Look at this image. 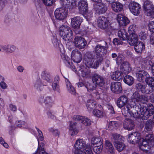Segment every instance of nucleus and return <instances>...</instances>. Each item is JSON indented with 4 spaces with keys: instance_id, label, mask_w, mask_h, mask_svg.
I'll list each match as a JSON object with an SVG mask.
<instances>
[{
    "instance_id": "f257e3e1",
    "label": "nucleus",
    "mask_w": 154,
    "mask_h": 154,
    "mask_svg": "<svg viewBox=\"0 0 154 154\" xmlns=\"http://www.w3.org/2000/svg\"><path fill=\"white\" fill-rule=\"evenodd\" d=\"M107 44L103 41L101 44H97L94 48L95 54L87 53L85 56V64L87 66L97 69L102 63L103 56L106 55L108 49Z\"/></svg>"
},
{
    "instance_id": "f03ea898",
    "label": "nucleus",
    "mask_w": 154,
    "mask_h": 154,
    "mask_svg": "<svg viewBox=\"0 0 154 154\" xmlns=\"http://www.w3.org/2000/svg\"><path fill=\"white\" fill-rule=\"evenodd\" d=\"M128 140L132 144L138 143L139 148L147 153L154 152V136L152 134L146 135L143 139L137 132H133L128 135Z\"/></svg>"
},
{
    "instance_id": "7ed1b4c3",
    "label": "nucleus",
    "mask_w": 154,
    "mask_h": 154,
    "mask_svg": "<svg viewBox=\"0 0 154 154\" xmlns=\"http://www.w3.org/2000/svg\"><path fill=\"white\" fill-rule=\"evenodd\" d=\"M60 36L65 41H68L72 37V32L68 26L62 25L59 29Z\"/></svg>"
},
{
    "instance_id": "20e7f679",
    "label": "nucleus",
    "mask_w": 154,
    "mask_h": 154,
    "mask_svg": "<svg viewBox=\"0 0 154 154\" xmlns=\"http://www.w3.org/2000/svg\"><path fill=\"white\" fill-rule=\"evenodd\" d=\"M140 111L142 115V116H141L142 119L146 120L154 113V107L152 104H148L147 107L144 106L141 107Z\"/></svg>"
},
{
    "instance_id": "39448f33",
    "label": "nucleus",
    "mask_w": 154,
    "mask_h": 154,
    "mask_svg": "<svg viewBox=\"0 0 154 154\" xmlns=\"http://www.w3.org/2000/svg\"><path fill=\"white\" fill-rule=\"evenodd\" d=\"M97 23L98 26L102 29H105L106 32L111 33L112 31V28L109 24V20L106 17L103 16L99 17Z\"/></svg>"
},
{
    "instance_id": "423d86ee",
    "label": "nucleus",
    "mask_w": 154,
    "mask_h": 154,
    "mask_svg": "<svg viewBox=\"0 0 154 154\" xmlns=\"http://www.w3.org/2000/svg\"><path fill=\"white\" fill-rule=\"evenodd\" d=\"M143 9L145 14L152 18H154V5L149 1H146L144 3Z\"/></svg>"
},
{
    "instance_id": "0eeeda50",
    "label": "nucleus",
    "mask_w": 154,
    "mask_h": 154,
    "mask_svg": "<svg viewBox=\"0 0 154 154\" xmlns=\"http://www.w3.org/2000/svg\"><path fill=\"white\" fill-rule=\"evenodd\" d=\"M68 11L65 8H59L57 9L54 11L55 18L60 20H64L66 17Z\"/></svg>"
},
{
    "instance_id": "6e6552de",
    "label": "nucleus",
    "mask_w": 154,
    "mask_h": 154,
    "mask_svg": "<svg viewBox=\"0 0 154 154\" xmlns=\"http://www.w3.org/2000/svg\"><path fill=\"white\" fill-rule=\"evenodd\" d=\"M128 8L130 11L135 15H137L140 13L141 6L137 3L131 2L128 5Z\"/></svg>"
},
{
    "instance_id": "1a4fd4ad",
    "label": "nucleus",
    "mask_w": 154,
    "mask_h": 154,
    "mask_svg": "<svg viewBox=\"0 0 154 154\" xmlns=\"http://www.w3.org/2000/svg\"><path fill=\"white\" fill-rule=\"evenodd\" d=\"M78 7L79 11L88 16V4L86 0H81L78 3Z\"/></svg>"
},
{
    "instance_id": "9d476101",
    "label": "nucleus",
    "mask_w": 154,
    "mask_h": 154,
    "mask_svg": "<svg viewBox=\"0 0 154 154\" xmlns=\"http://www.w3.org/2000/svg\"><path fill=\"white\" fill-rule=\"evenodd\" d=\"M92 82L96 85L103 86L105 84L104 78L100 75L95 73L92 77Z\"/></svg>"
},
{
    "instance_id": "9b49d317",
    "label": "nucleus",
    "mask_w": 154,
    "mask_h": 154,
    "mask_svg": "<svg viewBox=\"0 0 154 154\" xmlns=\"http://www.w3.org/2000/svg\"><path fill=\"white\" fill-rule=\"evenodd\" d=\"M93 9L96 13L99 14H104L107 9V6L103 3L94 4L93 5Z\"/></svg>"
},
{
    "instance_id": "f8f14e48",
    "label": "nucleus",
    "mask_w": 154,
    "mask_h": 154,
    "mask_svg": "<svg viewBox=\"0 0 154 154\" xmlns=\"http://www.w3.org/2000/svg\"><path fill=\"white\" fill-rule=\"evenodd\" d=\"M73 43L75 47L80 49L84 48L87 44L85 39L81 36L75 37Z\"/></svg>"
},
{
    "instance_id": "ddd939ff",
    "label": "nucleus",
    "mask_w": 154,
    "mask_h": 154,
    "mask_svg": "<svg viewBox=\"0 0 154 154\" xmlns=\"http://www.w3.org/2000/svg\"><path fill=\"white\" fill-rule=\"evenodd\" d=\"M73 119L75 121L81 123L85 126H89L91 124V120L87 117L79 115H75Z\"/></svg>"
},
{
    "instance_id": "4468645a",
    "label": "nucleus",
    "mask_w": 154,
    "mask_h": 154,
    "mask_svg": "<svg viewBox=\"0 0 154 154\" xmlns=\"http://www.w3.org/2000/svg\"><path fill=\"white\" fill-rule=\"evenodd\" d=\"M4 52L7 54H11L14 52L17 49V47L11 44H7L1 46Z\"/></svg>"
},
{
    "instance_id": "2eb2a0df",
    "label": "nucleus",
    "mask_w": 154,
    "mask_h": 154,
    "mask_svg": "<svg viewBox=\"0 0 154 154\" xmlns=\"http://www.w3.org/2000/svg\"><path fill=\"white\" fill-rule=\"evenodd\" d=\"M54 100L51 97H40L39 101L41 103H45L47 107H51L54 104Z\"/></svg>"
},
{
    "instance_id": "dca6fc26",
    "label": "nucleus",
    "mask_w": 154,
    "mask_h": 154,
    "mask_svg": "<svg viewBox=\"0 0 154 154\" xmlns=\"http://www.w3.org/2000/svg\"><path fill=\"white\" fill-rule=\"evenodd\" d=\"M82 19L79 16H77L71 19V24L72 27L75 29H79Z\"/></svg>"
},
{
    "instance_id": "f3484780",
    "label": "nucleus",
    "mask_w": 154,
    "mask_h": 154,
    "mask_svg": "<svg viewBox=\"0 0 154 154\" xmlns=\"http://www.w3.org/2000/svg\"><path fill=\"white\" fill-rule=\"evenodd\" d=\"M71 57L74 62L78 63L81 61L82 56L80 51L77 50H75L72 51Z\"/></svg>"
},
{
    "instance_id": "a211bd4d",
    "label": "nucleus",
    "mask_w": 154,
    "mask_h": 154,
    "mask_svg": "<svg viewBox=\"0 0 154 154\" xmlns=\"http://www.w3.org/2000/svg\"><path fill=\"white\" fill-rule=\"evenodd\" d=\"M110 88L112 92L116 94L120 93L122 90L121 83L120 82L112 83Z\"/></svg>"
},
{
    "instance_id": "6ab92c4d",
    "label": "nucleus",
    "mask_w": 154,
    "mask_h": 154,
    "mask_svg": "<svg viewBox=\"0 0 154 154\" xmlns=\"http://www.w3.org/2000/svg\"><path fill=\"white\" fill-rule=\"evenodd\" d=\"M149 75L148 73L144 70L139 71L137 73V80L140 82H145Z\"/></svg>"
},
{
    "instance_id": "aec40b11",
    "label": "nucleus",
    "mask_w": 154,
    "mask_h": 154,
    "mask_svg": "<svg viewBox=\"0 0 154 154\" xmlns=\"http://www.w3.org/2000/svg\"><path fill=\"white\" fill-rule=\"evenodd\" d=\"M134 123L133 121L128 118H126L123 124V128L128 131L132 130L134 127Z\"/></svg>"
},
{
    "instance_id": "412c9836",
    "label": "nucleus",
    "mask_w": 154,
    "mask_h": 154,
    "mask_svg": "<svg viewBox=\"0 0 154 154\" xmlns=\"http://www.w3.org/2000/svg\"><path fill=\"white\" fill-rule=\"evenodd\" d=\"M120 69L122 72L128 74L131 70V68L129 63L127 61L124 62L120 66Z\"/></svg>"
},
{
    "instance_id": "4be33fe9",
    "label": "nucleus",
    "mask_w": 154,
    "mask_h": 154,
    "mask_svg": "<svg viewBox=\"0 0 154 154\" xmlns=\"http://www.w3.org/2000/svg\"><path fill=\"white\" fill-rule=\"evenodd\" d=\"M117 20L119 24L122 26H126L128 24L130 21L128 18L124 16L121 14H118L117 15Z\"/></svg>"
},
{
    "instance_id": "5701e85b",
    "label": "nucleus",
    "mask_w": 154,
    "mask_h": 154,
    "mask_svg": "<svg viewBox=\"0 0 154 154\" xmlns=\"http://www.w3.org/2000/svg\"><path fill=\"white\" fill-rule=\"evenodd\" d=\"M127 40L131 45H134L138 42V36L136 34L134 33L130 34L127 37Z\"/></svg>"
},
{
    "instance_id": "b1692460",
    "label": "nucleus",
    "mask_w": 154,
    "mask_h": 154,
    "mask_svg": "<svg viewBox=\"0 0 154 154\" xmlns=\"http://www.w3.org/2000/svg\"><path fill=\"white\" fill-rule=\"evenodd\" d=\"M123 5L119 2H113L111 3V7L112 10L116 12L121 11L123 8Z\"/></svg>"
},
{
    "instance_id": "393cba45",
    "label": "nucleus",
    "mask_w": 154,
    "mask_h": 154,
    "mask_svg": "<svg viewBox=\"0 0 154 154\" xmlns=\"http://www.w3.org/2000/svg\"><path fill=\"white\" fill-rule=\"evenodd\" d=\"M154 64L150 60L147 59H143L142 62L143 66L146 69L151 71Z\"/></svg>"
},
{
    "instance_id": "a878e982",
    "label": "nucleus",
    "mask_w": 154,
    "mask_h": 154,
    "mask_svg": "<svg viewBox=\"0 0 154 154\" xmlns=\"http://www.w3.org/2000/svg\"><path fill=\"white\" fill-rule=\"evenodd\" d=\"M135 51L138 54H140L145 48L144 44L142 42H138L134 45Z\"/></svg>"
},
{
    "instance_id": "bb28decb",
    "label": "nucleus",
    "mask_w": 154,
    "mask_h": 154,
    "mask_svg": "<svg viewBox=\"0 0 154 154\" xmlns=\"http://www.w3.org/2000/svg\"><path fill=\"white\" fill-rule=\"evenodd\" d=\"M78 69L80 72L81 76L83 78H88L90 76V71L88 69L85 68L84 66L77 67Z\"/></svg>"
},
{
    "instance_id": "cd10ccee",
    "label": "nucleus",
    "mask_w": 154,
    "mask_h": 154,
    "mask_svg": "<svg viewBox=\"0 0 154 154\" xmlns=\"http://www.w3.org/2000/svg\"><path fill=\"white\" fill-rule=\"evenodd\" d=\"M86 146L85 141L82 139H78L74 144L75 149L79 150H82Z\"/></svg>"
},
{
    "instance_id": "c85d7f7f",
    "label": "nucleus",
    "mask_w": 154,
    "mask_h": 154,
    "mask_svg": "<svg viewBox=\"0 0 154 154\" xmlns=\"http://www.w3.org/2000/svg\"><path fill=\"white\" fill-rule=\"evenodd\" d=\"M96 102L93 98L88 99L86 102V106L88 111L91 112L92 110L96 106Z\"/></svg>"
},
{
    "instance_id": "c756f323",
    "label": "nucleus",
    "mask_w": 154,
    "mask_h": 154,
    "mask_svg": "<svg viewBox=\"0 0 154 154\" xmlns=\"http://www.w3.org/2000/svg\"><path fill=\"white\" fill-rule=\"evenodd\" d=\"M69 132L71 135H75L78 132V130L76 128L77 123L72 121L69 122Z\"/></svg>"
},
{
    "instance_id": "7c9ffc66",
    "label": "nucleus",
    "mask_w": 154,
    "mask_h": 154,
    "mask_svg": "<svg viewBox=\"0 0 154 154\" xmlns=\"http://www.w3.org/2000/svg\"><path fill=\"white\" fill-rule=\"evenodd\" d=\"M121 72L117 71L115 72H113L111 75L112 79L116 81H119L122 79L124 77V75Z\"/></svg>"
},
{
    "instance_id": "2f4dec72",
    "label": "nucleus",
    "mask_w": 154,
    "mask_h": 154,
    "mask_svg": "<svg viewBox=\"0 0 154 154\" xmlns=\"http://www.w3.org/2000/svg\"><path fill=\"white\" fill-rule=\"evenodd\" d=\"M105 146L108 154H115V149L112 143L109 140L105 141Z\"/></svg>"
},
{
    "instance_id": "473e14b6",
    "label": "nucleus",
    "mask_w": 154,
    "mask_h": 154,
    "mask_svg": "<svg viewBox=\"0 0 154 154\" xmlns=\"http://www.w3.org/2000/svg\"><path fill=\"white\" fill-rule=\"evenodd\" d=\"M127 97H119L117 101V106L119 108H122L127 103Z\"/></svg>"
},
{
    "instance_id": "72a5a7b5",
    "label": "nucleus",
    "mask_w": 154,
    "mask_h": 154,
    "mask_svg": "<svg viewBox=\"0 0 154 154\" xmlns=\"http://www.w3.org/2000/svg\"><path fill=\"white\" fill-rule=\"evenodd\" d=\"M118 36L121 40H126L127 39L128 35L126 30L124 29H122L119 30L118 32Z\"/></svg>"
},
{
    "instance_id": "f704fd0d",
    "label": "nucleus",
    "mask_w": 154,
    "mask_h": 154,
    "mask_svg": "<svg viewBox=\"0 0 154 154\" xmlns=\"http://www.w3.org/2000/svg\"><path fill=\"white\" fill-rule=\"evenodd\" d=\"M42 77L44 80L48 82H52L51 77L49 72L46 71H44L41 74Z\"/></svg>"
},
{
    "instance_id": "c9c22d12",
    "label": "nucleus",
    "mask_w": 154,
    "mask_h": 154,
    "mask_svg": "<svg viewBox=\"0 0 154 154\" xmlns=\"http://www.w3.org/2000/svg\"><path fill=\"white\" fill-rule=\"evenodd\" d=\"M64 77L66 79L65 82L67 90L69 92L73 94V95H75L74 94L75 93V92L74 88L72 86L68 79L64 76Z\"/></svg>"
},
{
    "instance_id": "e433bc0d",
    "label": "nucleus",
    "mask_w": 154,
    "mask_h": 154,
    "mask_svg": "<svg viewBox=\"0 0 154 154\" xmlns=\"http://www.w3.org/2000/svg\"><path fill=\"white\" fill-rule=\"evenodd\" d=\"M123 81L125 83L130 86L133 84L134 79L132 76L127 75L124 77Z\"/></svg>"
},
{
    "instance_id": "4c0bfd02",
    "label": "nucleus",
    "mask_w": 154,
    "mask_h": 154,
    "mask_svg": "<svg viewBox=\"0 0 154 154\" xmlns=\"http://www.w3.org/2000/svg\"><path fill=\"white\" fill-rule=\"evenodd\" d=\"M114 145L117 150L119 152L123 150L125 147V145L122 143V141L117 143L115 142Z\"/></svg>"
},
{
    "instance_id": "58836bf2",
    "label": "nucleus",
    "mask_w": 154,
    "mask_h": 154,
    "mask_svg": "<svg viewBox=\"0 0 154 154\" xmlns=\"http://www.w3.org/2000/svg\"><path fill=\"white\" fill-rule=\"evenodd\" d=\"M127 112L131 116H132L135 118H137L139 117L141 118L142 119V118L141 116V113L140 111V113H138V111H136L133 112H132V110H131V109H129V107H127Z\"/></svg>"
},
{
    "instance_id": "ea45409f",
    "label": "nucleus",
    "mask_w": 154,
    "mask_h": 154,
    "mask_svg": "<svg viewBox=\"0 0 154 154\" xmlns=\"http://www.w3.org/2000/svg\"><path fill=\"white\" fill-rule=\"evenodd\" d=\"M112 139L113 141V144H114L115 142L117 143L121 141H122L124 138L122 137L119 134H112Z\"/></svg>"
},
{
    "instance_id": "a19ab883",
    "label": "nucleus",
    "mask_w": 154,
    "mask_h": 154,
    "mask_svg": "<svg viewBox=\"0 0 154 154\" xmlns=\"http://www.w3.org/2000/svg\"><path fill=\"white\" fill-rule=\"evenodd\" d=\"M92 143L94 145H103V140L100 137H94L91 140Z\"/></svg>"
},
{
    "instance_id": "79ce46f5",
    "label": "nucleus",
    "mask_w": 154,
    "mask_h": 154,
    "mask_svg": "<svg viewBox=\"0 0 154 154\" xmlns=\"http://www.w3.org/2000/svg\"><path fill=\"white\" fill-rule=\"evenodd\" d=\"M144 129L146 131H152V122L150 120L146 122L144 125Z\"/></svg>"
},
{
    "instance_id": "37998d69",
    "label": "nucleus",
    "mask_w": 154,
    "mask_h": 154,
    "mask_svg": "<svg viewBox=\"0 0 154 154\" xmlns=\"http://www.w3.org/2000/svg\"><path fill=\"white\" fill-rule=\"evenodd\" d=\"M145 82L150 87H154V77H150L149 75Z\"/></svg>"
},
{
    "instance_id": "c03bdc74",
    "label": "nucleus",
    "mask_w": 154,
    "mask_h": 154,
    "mask_svg": "<svg viewBox=\"0 0 154 154\" xmlns=\"http://www.w3.org/2000/svg\"><path fill=\"white\" fill-rule=\"evenodd\" d=\"M119 126V124L116 121H112L109 122L108 127L109 129L112 130L116 128Z\"/></svg>"
},
{
    "instance_id": "a18cd8bd",
    "label": "nucleus",
    "mask_w": 154,
    "mask_h": 154,
    "mask_svg": "<svg viewBox=\"0 0 154 154\" xmlns=\"http://www.w3.org/2000/svg\"><path fill=\"white\" fill-rule=\"evenodd\" d=\"M38 148L35 153H39L45 151L44 149V143L42 142L40 144H39L38 139Z\"/></svg>"
},
{
    "instance_id": "49530a36",
    "label": "nucleus",
    "mask_w": 154,
    "mask_h": 154,
    "mask_svg": "<svg viewBox=\"0 0 154 154\" xmlns=\"http://www.w3.org/2000/svg\"><path fill=\"white\" fill-rule=\"evenodd\" d=\"M103 149V145H97L93 148V151L96 154H100L101 152Z\"/></svg>"
},
{
    "instance_id": "de8ad7c7",
    "label": "nucleus",
    "mask_w": 154,
    "mask_h": 154,
    "mask_svg": "<svg viewBox=\"0 0 154 154\" xmlns=\"http://www.w3.org/2000/svg\"><path fill=\"white\" fill-rule=\"evenodd\" d=\"M93 113L94 116L100 118L103 116L102 112L97 109L93 110Z\"/></svg>"
},
{
    "instance_id": "09e8293b",
    "label": "nucleus",
    "mask_w": 154,
    "mask_h": 154,
    "mask_svg": "<svg viewBox=\"0 0 154 154\" xmlns=\"http://www.w3.org/2000/svg\"><path fill=\"white\" fill-rule=\"evenodd\" d=\"M85 87L88 90L92 91L95 89V87L94 86V84H90L88 82H87L85 85Z\"/></svg>"
},
{
    "instance_id": "8fccbe9b",
    "label": "nucleus",
    "mask_w": 154,
    "mask_h": 154,
    "mask_svg": "<svg viewBox=\"0 0 154 154\" xmlns=\"http://www.w3.org/2000/svg\"><path fill=\"white\" fill-rule=\"evenodd\" d=\"M84 152L85 154H93L92 150L89 146L87 145L86 147L84 149Z\"/></svg>"
},
{
    "instance_id": "3c124183",
    "label": "nucleus",
    "mask_w": 154,
    "mask_h": 154,
    "mask_svg": "<svg viewBox=\"0 0 154 154\" xmlns=\"http://www.w3.org/2000/svg\"><path fill=\"white\" fill-rule=\"evenodd\" d=\"M140 38L142 40H144L146 39L147 35L146 33L144 32H142L139 33Z\"/></svg>"
},
{
    "instance_id": "603ef678",
    "label": "nucleus",
    "mask_w": 154,
    "mask_h": 154,
    "mask_svg": "<svg viewBox=\"0 0 154 154\" xmlns=\"http://www.w3.org/2000/svg\"><path fill=\"white\" fill-rule=\"evenodd\" d=\"M47 114L49 118L52 119H56V117L54 115V113L53 111L51 110L48 111L47 112Z\"/></svg>"
},
{
    "instance_id": "864d4df0",
    "label": "nucleus",
    "mask_w": 154,
    "mask_h": 154,
    "mask_svg": "<svg viewBox=\"0 0 154 154\" xmlns=\"http://www.w3.org/2000/svg\"><path fill=\"white\" fill-rule=\"evenodd\" d=\"M36 129L38 133V136L39 138H38V140H40L41 141H42L44 140L43 136L42 131L37 127H36Z\"/></svg>"
},
{
    "instance_id": "5fc2aeb1",
    "label": "nucleus",
    "mask_w": 154,
    "mask_h": 154,
    "mask_svg": "<svg viewBox=\"0 0 154 154\" xmlns=\"http://www.w3.org/2000/svg\"><path fill=\"white\" fill-rule=\"evenodd\" d=\"M42 85L41 80L39 79H38L34 84V87L37 89L40 88Z\"/></svg>"
},
{
    "instance_id": "6e6d98bb",
    "label": "nucleus",
    "mask_w": 154,
    "mask_h": 154,
    "mask_svg": "<svg viewBox=\"0 0 154 154\" xmlns=\"http://www.w3.org/2000/svg\"><path fill=\"white\" fill-rule=\"evenodd\" d=\"M148 26L150 32L154 33V21L150 22Z\"/></svg>"
},
{
    "instance_id": "4d7b16f0",
    "label": "nucleus",
    "mask_w": 154,
    "mask_h": 154,
    "mask_svg": "<svg viewBox=\"0 0 154 154\" xmlns=\"http://www.w3.org/2000/svg\"><path fill=\"white\" fill-rule=\"evenodd\" d=\"M49 131L50 132L52 133L56 136H58L59 135L58 131L57 129H54L52 128H51L49 129Z\"/></svg>"
},
{
    "instance_id": "13d9d810",
    "label": "nucleus",
    "mask_w": 154,
    "mask_h": 154,
    "mask_svg": "<svg viewBox=\"0 0 154 154\" xmlns=\"http://www.w3.org/2000/svg\"><path fill=\"white\" fill-rule=\"evenodd\" d=\"M133 93V91L132 90L130 89H127L124 91V95L122 96H126L129 95H131Z\"/></svg>"
},
{
    "instance_id": "bf43d9fd",
    "label": "nucleus",
    "mask_w": 154,
    "mask_h": 154,
    "mask_svg": "<svg viewBox=\"0 0 154 154\" xmlns=\"http://www.w3.org/2000/svg\"><path fill=\"white\" fill-rule=\"evenodd\" d=\"M53 0H42L44 4L47 6H51L53 3Z\"/></svg>"
},
{
    "instance_id": "052dcab7",
    "label": "nucleus",
    "mask_w": 154,
    "mask_h": 154,
    "mask_svg": "<svg viewBox=\"0 0 154 154\" xmlns=\"http://www.w3.org/2000/svg\"><path fill=\"white\" fill-rule=\"evenodd\" d=\"M122 40H121V39L119 40L118 38H115L113 39V43L114 45H118L122 44Z\"/></svg>"
},
{
    "instance_id": "680f3d73",
    "label": "nucleus",
    "mask_w": 154,
    "mask_h": 154,
    "mask_svg": "<svg viewBox=\"0 0 154 154\" xmlns=\"http://www.w3.org/2000/svg\"><path fill=\"white\" fill-rule=\"evenodd\" d=\"M16 124L17 127H22V125H25V122L23 121L18 120L16 122Z\"/></svg>"
},
{
    "instance_id": "e2e57ef3",
    "label": "nucleus",
    "mask_w": 154,
    "mask_h": 154,
    "mask_svg": "<svg viewBox=\"0 0 154 154\" xmlns=\"http://www.w3.org/2000/svg\"><path fill=\"white\" fill-rule=\"evenodd\" d=\"M61 57L63 60H65L66 62H67L69 64L70 63L69 61V60L70 59L65 54H62L61 55Z\"/></svg>"
},
{
    "instance_id": "0e129e2a",
    "label": "nucleus",
    "mask_w": 154,
    "mask_h": 154,
    "mask_svg": "<svg viewBox=\"0 0 154 154\" xmlns=\"http://www.w3.org/2000/svg\"><path fill=\"white\" fill-rule=\"evenodd\" d=\"M135 26L134 25L132 24L129 26L128 28V31L130 34L133 33L134 31Z\"/></svg>"
},
{
    "instance_id": "69168bd1",
    "label": "nucleus",
    "mask_w": 154,
    "mask_h": 154,
    "mask_svg": "<svg viewBox=\"0 0 154 154\" xmlns=\"http://www.w3.org/2000/svg\"><path fill=\"white\" fill-rule=\"evenodd\" d=\"M52 88L54 90L58 91L59 90V84L53 83L52 85Z\"/></svg>"
},
{
    "instance_id": "338daca9",
    "label": "nucleus",
    "mask_w": 154,
    "mask_h": 154,
    "mask_svg": "<svg viewBox=\"0 0 154 154\" xmlns=\"http://www.w3.org/2000/svg\"><path fill=\"white\" fill-rule=\"evenodd\" d=\"M141 92L140 91H137L134 92H133L132 95L133 96H143L141 94Z\"/></svg>"
},
{
    "instance_id": "774afa93",
    "label": "nucleus",
    "mask_w": 154,
    "mask_h": 154,
    "mask_svg": "<svg viewBox=\"0 0 154 154\" xmlns=\"http://www.w3.org/2000/svg\"><path fill=\"white\" fill-rule=\"evenodd\" d=\"M0 86L2 88L5 89L7 88L8 85L7 84L3 81H2L0 83Z\"/></svg>"
}]
</instances>
